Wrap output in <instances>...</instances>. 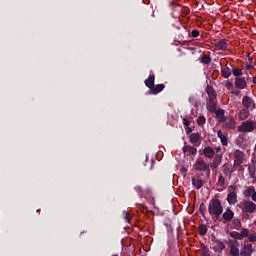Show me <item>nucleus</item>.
I'll list each match as a JSON object with an SVG mask.
<instances>
[{
    "label": "nucleus",
    "instance_id": "393cba45",
    "mask_svg": "<svg viewBox=\"0 0 256 256\" xmlns=\"http://www.w3.org/2000/svg\"><path fill=\"white\" fill-rule=\"evenodd\" d=\"M255 186H249L245 191H244V196L246 197H253V194L255 193Z\"/></svg>",
    "mask_w": 256,
    "mask_h": 256
},
{
    "label": "nucleus",
    "instance_id": "7c9ffc66",
    "mask_svg": "<svg viewBox=\"0 0 256 256\" xmlns=\"http://www.w3.org/2000/svg\"><path fill=\"white\" fill-rule=\"evenodd\" d=\"M214 249H215V251H218V253H221L225 249V243L217 242Z\"/></svg>",
    "mask_w": 256,
    "mask_h": 256
},
{
    "label": "nucleus",
    "instance_id": "423d86ee",
    "mask_svg": "<svg viewBox=\"0 0 256 256\" xmlns=\"http://www.w3.org/2000/svg\"><path fill=\"white\" fill-rule=\"evenodd\" d=\"M193 169L205 173L207 171V163H205V160H197L193 165Z\"/></svg>",
    "mask_w": 256,
    "mask_h": 256
},
{
    "label": "nucleus",
    "instance_id": "4468645a",
    "mask_svg": "<svg viewBox=\"0 0 256 256\" xmlns=\"http://www.w3.org/2000/svg\"><path fill=\"white\" fill-rule=\"evenodd\" d=\"M203 155L207 158V159H213L215 157V150L213 148H211L210 146H206L203 149Z\"/></svg>",
    "mask_w": 256,
    "mask_h": 256
},
{
    "label": "nucleus",
    "instance_id": "9b49d317",
    "mask_svg": "<svg viewBox=\"0 0 256 256\" xmlns=\"http://www.w3.org/2000/svg\"><path fill=\"white\" fill-rule=\"evenodd\" d=\"M234 85L236 89H245V87H247V80H245L244 77H238L235 79Z\"/></svg>",
    "mask_w": 256,
    "mask_h": 256
},
{
    "label": "nucleus",
    "instance_id": "a18cd8bd",
    "mask_svg": "<svg viewBox=\"0 0 256 256\" xmlns=\"http://www.w3.org/2000/svg\"><path fill=\"white\" fill-rule=\"evenodd\" d=\"M221 164H217V162H213V164H212V167H213V169H217V167H219Z\"/></svg>",
    "mask_w": 256,
    "mask_h": 256
},
{
    "label": "nucleus",
    "instance_id": "a878e982",
    "mask_svg": "<svg viewBox=\"0 0 256 256\" xmlns=\"http://www.w3.org/2000/svg\"><path fill=\"white\" fill-rule=\"evenodd\" d=\"M231 228H232V229L240 230V229H241V219L235 218V219L232 221Z\"/></svg>",
    "mask_w": 256,
    "mask_h": 256
},
{
    "label": "nucleus",
    "instance_id": "864d4df0",
    "mask_svg": "<svg viewBox=\"0 0 256 256\" xmlns=\"http://www.w3.org/2000/svg\"><path fill=\"white\" fill-rule=\"evenodd\" d=\"M191 131H193V130L188 127L187 133H191Z\"/></svg>",
    "mask_w": 256,
    "mask_h": 256
},
{
    "label": "nucleus",
    "instance_id": "412c9836",
    "mask_svg": "<svg viewBox=\"0 0 256 256\" xmlns=\"http://www.w3.org/2000/svg\"><path fill=\"white\" fill-rule=\"evenodd\" d=\"M145 85L148 87V89L153 88L155 85V74L150 75L148 79L145 80Z\"/></svg>",
    "mask_w": 256,
    "mask_h": 256
},
{
    "label": "nucleus",
    "instance_id": "a211bd4d",
    "mask_svg": "<svg viewBox=\"0 0 256 256\" xmlns=\"http://www.w3.org/2000/svg\"><path fill=\"white\" fill-rule=\"evenodd\" d=\"M232 70L229 65H226L224 68H221V75L224 79H229L231 77Z\"/></svg>",
    "mask_w": 256,
    "mask_h": 256
},
{
    "label": "nucleus",
    "instance_id": "0eeeda50",
    "mask_svg": "<svg viewBox=\"0 0 256 256\" xmlns=\"http://www.w3.org/2000/svg\"><path fill=\"white\" fill-rule=\"evenodd\" d=\"M214 113L218 123H225L227 121V117H225V110L223 108H219Z\"/></svg>",
    "mask_w": 256,
    "mask_h": 256
},
{
    "label": "nucleus",
    "instance_id": "603ef678",
    "mask_svg": "<svg viewBox=\"0 0 256 256\" xmlns=\"http://www.w3.org/2000/svg\"><path fill=\"white\" fill-rule=\"evenodd\" d=\"M147 161H149V155L145 156V162L147 163Z\"/></svg>",
    "mask_w": 256,
    "mask_h": 256
},
{
    "label": "nucleus",
    "instance_id": "bb28decb",
    "mask_svg": "<svg viewBox=\"0 0 256 256\" xmlns=\"http://www.w3.org/2000/svg\"><path fill=\"white\" fill-rule=\"evenodd\" d=\"M231 71H232V74L234 75V77H236V78H239V77H241V75H243V70H241V68L235 67V68H232Z\"/></svg>",
    "mask_w": 256,
    "mask_h": 256
},
{
    "label": "nucleus",
    "instance_id": "ea45409f",
    "mask_svg": "<svg viewBox=\"0 0 256 256\" xmlns=\"http://www.w3.org/2000/svg\"><path fill=\"white\" fill-rule=\"evenodd\" d=\"M248 239H249V241H251L252 243H255V241H256V236H255V234H250V235H248Z\"/></svg>",
    "mask_w": 256,
    "mask_h": 256
},
{
    "label": "nucleus",
    "instance_id": "de8ad7c7",
    "mask_svg": "<svg viewBox=\"0 0 256 256\" xmlns=\"http://www.w3.org/2000/svg\"><path fill=\"white\" fill-rule=\"evenodd\" d=\"M216 153H219L221 151V146H218L215 148Z\"/></svg>",
    "mask_w": 256,
    "mask_h": 256
},
{
    "label": "nucleus",
    "instance_id": "f03ea898",
    "mask_svg": "<svg viewBox=\"0 0 256 256\" xmlns=\"http://www.w3.org/2000/svg\"><path fill=\"white\" fill-rule=\"evenodd\" d=\"M256 129V121L247 120L242 122L240 126H238L239 133H253Z\"/></svg>",
    "mask_w": 256,
    "mask_h": 256
},
{
    "label": "nucleus",
    "instance_id": "9d476101",
    "mask_svg": "<svg viewBox=\"0 0 256 256\" xmlns=\"http://www.w3.org/2000/svg\"><path fill=\"white\" fill-rule=\"evenodd\" d=\"M233 217H235V212H233L231 208H227L226 211L222 214V219L227 222L233 221Z\"/></svg>",
    "mask_w": 256,
    "mask_h": 256
},
{
    "label": "nucleus",
    "instance_id": "37998d69",
    "mask_svg": "<svg viewBox=\"0 0 256 256\" xmlns=\"http://www.w3.org/2000/svg\"><path fill=\"white\" fill-rule=\"evenodd\" d=\"M123 213H124V215H125L126 221L129 222V219H131V218L129 217V214H128L126 211H124Z\"/></svg>",
    "mask_w": 256,
    "mask_h": 256
},
{
    "label": "nucleus",
    "instance_id": "2eb2a0df",
    "mask_svg": "<svg viewBox=\"0 0 256 256\" xmlns=\"http://www.w3.org/2000/svg\"><path fill=\"white\" fill-rule=\"evenodd\" d=\"M206 109L210 113H215L217 111V103L215 102V100H207Z\"/></svg>",
    "mask_w": 256,
    "mask_h": 256
},
{
    "label": "nucleus",
    "instance_id": "5701e85b",
    "mask_svg": "<svg viewBox=\"0 0 256 256\" xmlns=\"http://www.w3.org/2000/svg\"><path fill=\"white\" fill-rule=\"evenodd\" d=\"M192 185L195 189H201L203 187V180L201 178H192Z\"/></svg>",
    "mask_w": 256,
    "mask_h": 256
},
{
    "label": "nucleus",
    "instance_id": "cd10ccee",
    "mask_svg": "<svg viewBox=\"0 0 256 256\" xmlns=\"http://www.w3.org/2000/svg\"><path fill=\"white\" fill-rule=\"evenodd\" d=\"M201 137V135H199V133H192L190 135V143H198L199 142V138Z\"/></svg>",
    "mask_w": 256,
    "mask_h": 256
},
{
    "label": "nucleus",
    "instance_id": "09e8293b",
    "mask_svg": "<svg viewBox=\"0 0 256 256\" xmlns=\"http://www.w3.org/2000/svg\"><path fill=\"white\" fill-rule=\"evenodd\" d=\"M202 256H211L208 251L202 253Z\"/></svg>",
    "mask_w": 256,
    "mask_h": 256
},
{
    "label": "nucleus",
    "instance_id": "8fccbe9b",
    "mask_svg": "<svg viewBox=\"0 0 256 256\" xmlns=\"http://www.w3.org/2000/svg\"><path fill=\"white\" fill-rule=\"evenodd\" d=\"M135 189L138 193H141V187L137 186Z\"/></svg>",
    "mask_w": 256,
    "mask_h": 256
},
{
    "label": "nucleus",
    "instance_id": "c756f323",
    "mask_svg": "<svg viewBox=\"0 0 256 256\" xmlns=\"http://www.w3.org/2000/svg\"><path fill=\"white\" fill-rule=\"evenodd\" d=\"M230 254H231L232 256H239V248H237V247L235 246V244H232V245L230 246Z\"/></svg>",
    "mask_w": 256,
    "mask_h": 256
},
{
    "label": "nucleus",
    "instance_id": "c85d7f7f",
    "mask_svg": "<svg viewBox=\"0 0 256 256\" xmlns=\"http://www.w3.org/2000/svg\"><path fill=\"white\" fill-rule=\"evenodd\" d=\"M248 171H249V175L252 179H256V176H255V173H256V168H255V165H250L248 167Z\"/></svg>",
    "mask_w": 256,
    "mask_h": 256
},
{
    "label": "nucleus",
    "instance_id": "ddd939ff",
    "mask_svg": "<svg viewBox=\"0 0 256 256\" xmlns=\"http://www.w3.org/2000/svg\"><path fill=\"white\" fill-rule=\"evenodd\" d=\"M206 93L209 97V100L215 101V99H217V92H215V88H213V86L208 85L206 87Z\"/></svg>",
    "mask_w": 256,
    "mask_h": 256
},
{
    "label": "nucleus",
    "instance_id": "7ed1b4c3",
    "mask_svg": "<svg viewBox=\"0 0 256 256\" xmlns=\"http://www.w3.org/2000/svg\"><path fill=\"white\" fill-rule=\"evenodd\" d=\"M242 105L247 109L248 111H253L256 109L255 100L249 96H244L242 98Z\"/></svg>",
    "mask_w": 256,
    "mask_h": 256
},
{
    "label": "nucleus",
    "instance_id": "f257e3e1",
    "mask_svg": "<svg viewBox=\"0 0 256 256\" xmlns=\"http://www.w3.org/2000/svg\"><path fill=\"white\" fill-rule=\"evenodd\" d=\"M208 213L211 217H216V219H219V217L223 215V204L221 203V200L217 198L210 200L208 205Z\"/></svg>",
    "mask_w": 256,
    "mask_h": 256
},
{
    "label": "nucleus",
    "instance_id": "f3484780",
    "mask_svg": "<svg viewBox=\"0 0 256 256\" xmlns=\"http://www.w3.org/2000/svg\"><path fill=\"white\" fill-rule=\"evenodd\" d=\"M163 89H165V84H157L152 86V88H150V93L152 95H158V93H161Z\"/></svg>",
    "mask_w": 256,
    "mask_h": 256
},
{
    "label": "nucleus",
    "instance_id": "b1692460",
    "mask_svg": "<svg viewBox=\"0 0 256 256\" xmlns=\"http://www.w3.org/2000/svg\"><path fill=\"white\" fill-rule=\"evenodd\" d=\"M217 137L220 139L222 145H227V136L221 130L217 131Z\"/></svg>",
    "mask_w": 256,
    "mask_h": 256
},
{
    "label": "nucleus",
    "instance_id": "aec40b11",
    "mask_svg": "<svg viewBox=\"0 0 256 256\" xmlns=\"http://www.w3.org/2000/svg\"><path fill=\"white\" fill-rule=\"evenodd\" d=\"M224 123L226 129H235V119L233 118V116L226 118V121Z\"/></svg>",
    "mask_w": 256,
    "mask_h": 256
},
{
    "label": "nucleus",
    "instance_id": "2f4dec72",
    "mask_svg": "<svg viewBox=\"0 0 256 256\" xmlns=\"http://www.w3.org/2000/svg\"><path fill=\"white\" fill-rule=\"evenodd\" d=\"M230 237H231L232 239H238V240L243 239V238L241 237V233H240V232H237V231H232V232H230Z\"/></svg>",
    "mask_w": 256,
    "mask_h": 256
},
{
    "label": "nucleus",
    "instance_id": "6e6d98bb",
    "mask_svg": "<svg viewBox=\"0 0 256 256\" xmlns=\"http://www.w3.org/2000/svg\"><path fill=\"white\" fill-rule=\"evenodd\" d=\"M202 207H204V204L200 205V209H201Z\"/></svg>",
    "mask_w": 256,
    "mask_h": 256
},
{
    "label": "nucleus",
    "instance_id": "f8f14e48",
    "mask_svg": "<svg viewBox=\"0 0 256 256\" xmlns=\"http://www.w3.org/2000/svg\"><path fill=\"white\" fill-rule=\"evenodd\" d=\"M253 254V245L252 244H246L242 248L240 255L241 256H251Z\"/></svg>",
    "mask_w": 256,
    "mask_h": 256
},
{
    "label": "nucleus",
    "instance_id": "58836bf2",
    "mask_svg": "<svg viewBox=\"0 0 256 256\" xmlns=\"http://www.w3.org/2000/svg\"><path fill=\"white\" fill-rule=\"evenodd\" d=\"M199 30H197V29H194V30H192V32H191V37H193V38H197V37H199Z\"/></svg>",
    "mask_w": 256,
    "mask_h": 256
},
{
    "label": "nucleus",
    "instance_id": "20e7f679",
    "mask_svg": "<svg viewBox=\"0 0 256 256\" xmlns=\"http://www.w3.org/2000/svg\"><path fill=\"white\" fill-rule=\"evenodd\" d=\"M229 40L227 39H220V40H213L212 45L216 47V49H219V51H227V47H229Z\"/></svg>",
    "mask_w": 256,
    "mask_h": 256
},
{
    "label": "nucleus",
    "instance_id": "49530a36",
    "mask_svg": "<svg viewBox=\"0 0 256 256\" xmlns=\"http://www.w3.org/2000/svg\"><path fill=\"white\" fill-rule=\"evenodd\" d=\"M248 61L250 64H253V57H251V54H248Z\"/></svg>",
    "mask_w": 256,
    "mask_h": 256
},
{
    "label": "nucleus",
    "instance_id": "e433bc0d",
    "mask_svg": "<svg viewBox=\"0 0 256 256\" xmlns=\"http://www.w3.org/2000/svg\"><path fill=\"white\" fill-rule=\"evenodd\" d=\"M240 237H242V239L244 237H249V230L248 229H242L241 232H240Z\"/></svg>",
    "mask_w": 256,
    "mask_h": 256
},
{
    "label": "nucleus",
    "instance_id": "4be33fe9",
    "mask_svg": "<svg viewBox=\"0 0 256 256\" xmlns=\"http://www.w3.org/2000/svg\"><path fill=\"white\" fill-rule=\"evenodd\" d=\"M238 117H239L240 121H245V119H247L249 117V110L245 109V108L240 110Z\"/></svg>",
    "mask_w": 256,
    "mask_h": 256
},
{
    "label": "nucleus",
    "instance_id": "72a5a7b5",
    "mask_svg": "<svg viewBox=\"0 0 256 256\" xmlns=\"http://www.w3.org/2000/svg\"><path fill=\"white\" fill-rule=\"evenodd\" d=\"M201 63H203L204 65H209V63H211V58L210 56H202L201 57Z\"/></svg>",
    "mask_w": 256,
    "mask_h": 256
},
{
    "label": "nucleus",
    "instance_id": "6e6552de",
    "mask_svg": "<svg viewBox=\"0 0 256 256\" xmlns=\"http://www.w3.org/2000/svg\"><path fill=\"white\" fill-rule=\"evenodd\" d=\"M223 174L225 175V177H228V179H231V176L233 175V173H235V169H233V167L231 165H229V163H225L223 166Z\"/></svg>",
    "mask_w": 256,
    "mask_h": 256
},
{
    "label": "nucleus",
    "instance_id": "3c124183",
    "mask_svg": "<svg viewBox=\"0 0 256 256\" xmlns=\"http://www.w3.org/2000/svg\"><path fill=\"white\" fill-rule=\"evenodd\" d=\"M252 200H254L256 203V192L252 195Z\"/></svg>",
    "mask_w": 256,
    "mask_h": 256
},
{
    "label": "nucleus",
    "instance_id": "6ab92c4d",
    "mask_svg": "<svg viewBox=\"0 0 256 256\" xmlns=\"http://www.w3.org/2000/svg\"><path fill=\"white\" fill-rule=\"evenodd\" d=\"M183 153H189L190 155H197V148L191 146V145H186L183 147Z\"/></svg>",
    "mask_w": 256,
    "mask_h": 256
},
{
    "label": "nucleus",
    "instance_id": "dca6fc26",
    "mask_svg": "<svg viewBox=\"0 0 256 256\" xmlns=\"http://www.w3.org/2000/svg\"><path fill=\"white\" fill-rule=\"evenodd\" d=\"M227 201L229 205H236L237 203V191L233 190L227 195Z\"/></svg>",
    "mask_w": 256,
    "mask_h": 256
},
{
    "label": "nucleus",
    "instance_id": "c03bdc74",
    "mask_svg": "<svg viewBox=\"0 0 256 256\" xmlns=\"http://www.w3.org/2000/svg\"><path fill=\"white\" fill-rule=\"evenodd\" d=\"M221 164H217V162H213V164H212V167H213V169H217V167H219Z\"/></svg>",
    "mask_w": 256,
    "mask_h": 256
},
{
    "label": "nucleus",
    "instance_id": "39448f33",
    "mask_svg": "<svg viewBox=\"0 0 256 256\" xmlns=\"http://www.w3.org/2000/svg\"><path fill=\"white\" fill-rule=\"evenodd\" d=\"M245 157V153L241 150H235L234 152V167H241L243 165V158Z\"/></svg>",
    "mask_w": 256,
    "mask_h": 256
},
{
    "label": "nucleus",
    "instance_id": "c9c22d12",
    "mask_svg": "<svg viewBox=\"0 0 256 256\" xmlns=\"http://www.w3.org/2000/svg\"><path fill=\"white\" fill-rule=\"evenodd\" d=\"M223 185H225V177H223V175L220 174L218 177L217 186L223 187Z\"/></svg>",
    "mask_w": 256,
    "mask_h": 256
},
{
    "label": "nucleus",
    "instance_id": "4c0bfd02",
    "mask_svg": "<svg viewBox=\"0 0 256 256\" xmlns=\"http://www.w3.org/2000/svg\"><path fill=\"white\" fill-rule=\"evenodd\" d=\"M223 159V155L217 154L214 158V162L221 165V161Z\"/></svg>",
    "mask_w": 256,
    "mask_h": 256
},
{
    "label": "nucleus",
    "instance_id": "1a4fd4ad",
    "mask_svg": "<svg viewBox=\"0 0 256 256\" xmlns=\"http://www.w3.org/2000/svg\"><path fill=\"white\" fill-rule=\"evenodd\" d=\"M243 211H245V213H253L256 211V204L252 201L244 202Z\"/></svg>",
    "mask_w": 256,
    "mask_h": 256
},
{
    "label": "nucleus",
    "instance_id": "79ce46f5",
    "mask_svg": "<svg viewBox=\"0 0 256 256\" xmlns=\"http://www.w3.org/2000/svg\"><path fill=\"white\" fill-rule=\"evenodd\" d=\"M253 68H254L253 64H246V66H245L246 71H251V69H253Z\"/></svg>",
    "mask_w": 256,
    "mask_h": 256
},
{
    "label": "nucleus",
    "instance_id": "473e14b6",
    "mask_svg": "<svg viewBox=\"0 0 256 256\" xmlns=\"http://www.w3.org/2000/svg\"><path fill=\"white\" fill-rule=\"evenodd\" d=\"M199 233H200V235H202V236L207 235V225L201 224V225L199 226Z\"/></svg>",
    "mask_w": 256,
    "mask_h": 256
},
{
    "label": "nucleus",
    "instance_id": "a19ab883",
    "mask_svg": "<svg viewBox=\"0 0 256 256\" xmlns=\"http://www.w3.org/2000/svg\"><path fill=\"white\" fill-rule=\"evenodd\" d=\"M183 125H185L186 127H189V125H191V121H189L187 118H184Z\"/></svg>",
    "mask_w": 256,
    "mask_h": 256
},
{
    "label": "nucleus",
    "instance_id": "5fc2aeb1",
    "mask_svg": "<svg viewBox=\"0 0 256 256\" xmlns=\"http://www.w3.org/2000/svg\"><path fill=\"white\" fill-rule=\"evenodd\" d=\"M231 85H233V83L229 82L228 85H227V87H229V86H231Z\"/></svg>",
    "mask_w": 256,
    "mask_h": 256
},
{
    "label": "nucleus",
    "instance_id": "f704fd0d",
    "mask_svg": "<svg viewBox=\"0 0 256 256\" xmlns=\"http://www.w3.org/2000/svg\"><path fill=\"white\" fill-rule=\"evenodd\" d=\"M207 123V118L205 116H199L197 118V125H205Z\"/></svg>",
    "mask_w": 256,
    "mask_h": 256
}]
</instances>
